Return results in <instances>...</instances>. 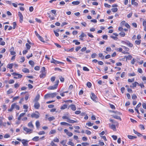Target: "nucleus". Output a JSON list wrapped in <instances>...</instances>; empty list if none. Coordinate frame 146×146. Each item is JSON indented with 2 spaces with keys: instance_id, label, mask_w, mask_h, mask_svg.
<instances>
[{
  "instance_id": "1",
  "label": "nucleus",
  "mask_w": 146,
  "mask_h": 146,
  "mask_svg": "<svg viewBox=\"0 0 146 146\" xmlns=\"http://www.w3.org/2000/svg\"><path fill=\"white\" fill-rule=\"evenodd\" d=\"M58 93L56 92H54L51 94H46L44 96V98H53L55 97L57 95Z\"/></svg>"
},
{
  "instance_id": "2",
  "label": "nucleus",
  "mask_w": 146,
  "mask_h": 146,
  "mask_svg": "<svg viewBox=\"0 0 146 146\" xmlns=\"http://www.w3.org/2000/svg\"><path fill=\"white\" fill-rule=\"evenodd\" d=\"M14 109L19 110V106L16 104H13L11 105V108L9 109L8 111H11Z\"/></svg>"
},
{
  "instance_id": "3",
  "label": "nucleus",
  "mask_w": 146,
  "mask_h": 146,
  "mask_svg": "<svg viewBox=\"0 0 146 146\" xmlns=\"http://www.w3.org/2000/svg\"><path fill=\"white\" fill-rule=\"evenodd\" d=\"M90 97L95 102H96V100H97V98L95 94L93 93H91Z\"/></svg>"
},
{
  "instance_id": "4",
  "label": "nucleus",
  "mask_w": 146,
  "mask_h": 146,
  "mask_svg": "<svg viewBox=\"0 0 146 146\" xmlns=\"http://www.w3.org/2000/svg\"><path fill=\"white\" fill-rule=\"evenodd\" d=\"M18 15L19 17L20 22L22 23L23 21V16L22 13L20 12H18Z\"/></svg>"
},
{
  "instance_id": "5",
  "label": "nucleus",
  "mask_w": 146,
  "mask_h": 146,
  "mask_svg": "<svg viewBox=\"0 0 146 146\" xmlns=\"http://www.w3.org/2000/svg\"><path fill=\"white\" fill-rule=\"evenodd\" d=\"M23 130L26 131L27 133H31L33 130L30 129H29L26 127H24Z\"/></svg>"
},
{
  "instance_id": "6",
  "label": "nucleus",
  "mask_w": 146,
  "mask_h": 146,
  "mask_svg": "<svg viewBox=\"0 0 146 146\" xmlns=\"http://www.w3.org/2000/svg\"><path fill=\"white\" fill-rule=\"evenodd\" d=\"M29 141L23 139L22 140V143L24 146H27L28 145V142Z\"/></svg>"
},
{
  "instance_id": "7",
  "label": "nucleus",
  "mask_w": 146,
  "mask_h": 146,
  "mask_svg": "<svg viewBox=\"0 0 146 146\" xmlns=\"http://www.w3.org/2000/svg\"><path fill=\"white\" fill-rule=\"evenodd\" d=\"M34 107L36 109H38L40 107V104L38 102H35V103Z\"/></svg>"
},
{
  "instance_id": "8",
  "label": "nucleus",
  "mask_w": 146,
  "mask_h": 146,
  "mask_svg": "<svg viewBox=\"0 0 146 146\" xmlns=\"http://www.w3.org/2000/svg\"><path fill=\"white\" fill-rule=\"evenodd\" d=\"M31 116L32 118L34 117L36 119H37L39 117V115L38 114H37L35 113L32 114Z\"/></svg>"
},
{
  "instance_id": "9",
  "label": "nucleus",
  "mask_w": 146,
  "mask_h": 146,
  "mask_svg": "<svg viewBox=\"0 0 146 146\" xmlns=\"http://www.w3.org/2000/svg\"><path fill=\"white\" fill-rule=\"evenodd\" d=\"M52 61H51V62L52 63H57L58 64H59L60 63L63 64V63L62 62H61L58 61L54 59H53V58H52Z\"/></svg>"
},
{
  "instance_id": "10",
  "label": "nucleus",
  "mask_w": 146,
  "mask_h": 146,
  "mask_svg": "<svg viewBox=\"0 0 146 146\" xmlns=\"http://www.w3.org/2000/svg\"><path fill=\"white\" fill-rule=\"evenodd\" d=\"M57 86H56V85L55 84L54 86H50L49 87L48 89V90H54L57 88Z\"/></svg>"
},
{
  "instance_id": "11",
  "label": "nucleus",
  "mask_w": 146,
  "mask_h": 146,
  "mask_svg": "<svg viewBox=\"0 0 146 146\" xmlns=\"http://www.w3.org/2000/svg\"><path fill=\"white\" fill-rule=\"evenodd\" d=\"M70 107L72 110L73 111H75L76 110V108L74 104H71Z\"/></svg>"
},
{
  "instance_id": "12",
  "label": "nucleus",
  "mask_w": 146,
  "mask_h": 146,
  "mask_svg": "<svg viewBox=\"0 0 146 146\" xmlns=\"http://www.w3.org/2000/svg\"><path fill=\"white\" fill-rule=\"evenodd\" d=\"M126 44L129 47H132L133 46V45L132 43H131L129 41L127 40V42Z\"/></svg>"
},
{
  "instance_id": "13",
  "label": "nucleus",
  "mask_w": 146,
  "mask_h": 146,
  "mask_svg": "<svg viewBox=\"0 0 146 146\" xmlns=\"http://www.w3.org/2000/svg\"><path fill=\"white\" fill-rule=\"evenodd\" d=\"M60 124L61 125H67V126H72V125H71L70 124H69L68 123H66L65 122H61L60 123Z\"/></svg>"
},
{
  "instance_id": "14",
  "label": "nucleus",
  "mask_w": 146,
  "mask_h": 146,
  "mask_svg": "<svg viewBox=\"0 0 146 146\" xmlns=\"http://www.w3.org/2000/svg\"><path fill=\"white\" fill-rule=\"evenodd\" d=\"M67 122H68L71 123H77V120H73L70 119H68V121H66Z\"/></svg>"
},
{
  "instance_id": "15",
  "label": "nucleus",
  "mask_w": 146,
  "mask_h": 146,
  "mask_svg": "<svg viewBox=\"0 0 146 146\" xmlns=\"http://www.w3.org/2000/svg\"><path fill=\"white\" fill-rule=\"evenodd\" d=\"M28 127L30 128H34V125H33L32 121H30L29 123L28 124Z\"/></svg>"
},
{
  "instance_id": "16",
  "label": "nucleus",
  "mask_w": 146,
  "mask_h": 146,
  "mask_svg": "<svg viewBox=\"0 0 146 146\" xmlns=\"http://www.w3.org/2000/svg\"><path fill=\"white\" fill-rule=\"evenodd\" d=\"M135 0H131V3L132 5H133L134 6H137L138 5V3L135 2Z\"/></svg>"
},
{
  "instance_id": "17",
  "label": "nucleus",
  "mask_w": 146,
  "mask_h": 146,
  "mask_svg": "<svg viewBox=\"0 0 146 146\" xmlns=\"http://www.w3.org/2000/svg\"><path fill=\"white\" fill-rule=\"evenodd\" d=\"M41 73H41L40 75V78H44L46 76V72H41Z\"/></svg>"
},
{
  "instance_id": "18",
  "label": "nucleus",
  "mask_w": 146,
  "mask_h": 146,
  "mask_svg": "<svg viewBox=\"0 0 146 146\" xmlns=\"http://www.w3.org/2000/svg\"><path fill=\"white\" fill-rule=\"evenodd\" d=\"M22 71L25 73H29V70L26 68H24L23 69Z\"/></svg>"
},
{
  "instance_id": "19",
  "label": "nucleus",
  "mask_w": 146,
  "mask_h": 146,
  "mask_svg": "<svg viewBox=\"0 0 146 146\" xmlns=\"http://www.w3.org/2000/svg\"><path fill=\"white\" fill-rule=\"evenodd\" d=\"M25 113H21L19 117L18 118V119L19 120H20L21 119V117L24 116L25 115Z\"/></svg>"
},
{
  "instance_id": "20",
  "label": "nucleus",
  "mask_w": 146,
  "mask_h": 146,
  "mask_svg": "<svg viewBox=\"0 0 146 146\" xmlns=\"http://www.w3.org/2000/svg\"><path fill=\"white\" fill-rule=\"evenodd\" d=\"M40 98V95L39 94L37 95L35 99V102H38Z\"/></svg>"
},
{
  "instance_id": "21",
  "label": "nucleus",
  "mask_w": 146,
  "mask_h": 146,
  "mask_svg": "<svg viewBox=\"0 0 146 146\" xmlns=\"http://www.w3.org/2000/svg\"><path fill=\"white\" fill-rule=\"evenodd\" d=\"M110 127L114 131H116V129L115 126L114 125H112L110 126Z\"/></svg>"
},
{
  "instance_id": "22",
  "label": "nucleus",
  "mask_w": 146,
  "mask_h": 146,
  "mask_svg": "<svg viewBox=\"0 0 146 146\" xmlns=\"http://www.w3.org/2000/svg\"><path fill=\"white\" fill-rule=\"evenodd\" d=\"M130 139H135L137 138V137L135 136H132L131 135H128L127 136Z\"/></svg>"
},
{
  "instance_id": "23",
  "label": "nucleus",
  "mask_w": 146,
  "mask_h": 146,
  "mask_svg": "<svg viewBox=\"0 0 146 146\" xmlns=\"http://www.w3.org/2000/svg\"><path fill=\"white\" fill-rule=\"evenodd\" d=\"M38 140L39 137L38 136H36L32 139V140L35 141H37Z\"/></svg>"
},
{
  "instance_id": "24",
  "label": "nucleus",
  "mask_w": 146,
  "mask_h": 146,
  "mask_svg": "<svg viewBox=\"0 0 146 146\" xmlns=\"http://www.w3.org/2000/svg\"><path fill=\"white\" fill-rule=\"evenodd\" d=\"M137 84H139L137 82H135L134 83H133L132 84V86H131V87H136V85Z\"/></svg>"
},
{
  "instance_id": "25",
  "label": "nucleus",
  "mask_w": 146,
  "mask_h": 146,
  "mask_svg": "<svg viewBox=\"0 0 146 146\" xmlns=\"http://www.w3.org/2000/svg\"><path fill=\"white\" fill-rule=\"evenodd\" d=\"M55 117L53 116L50 117L48 118V119L49 121H51L55 119Z\"/></svg>"
},
{
  "instance_id": "26",
  "label": "nucleus",
  "mask_w": 146,
  "mask_h": 146,
  "mask_svg": "<svg viewBox=\"0 0 146 146\" xmlns=\"http://www.w3.org/2000/svg\"><path fill=\"white\" fill-rule=\"evenodd\" d=\"M80 3V2L78 1H74L72 2V4L74 5H78Z\"/></svg>"
},
{
  "instance_id": "27",
  "label": "nucleus",
  "mask_w": 146,
  "mask_h": 146,
  "mask_svg": "<svg viewBox=\"0 0 146 146\" xmlns=\"http://www.w3.org/2000/svg\"><path fill=\"white\" fill-rule=\"evenodd\" d=\"M73 42H75V44L77 45H79L80 44V42H78V40H73Z\"/></svg>"
},
{
  "instance_id": "28",
  "label": "nucleus",
  "mask_w": 146,
  "mask_h": 146,
  "mask_svg": "<svg viewBox=\"0 0 146 146\" xmlns=\"http://www.w3.org/2000/svg\"><path fill=\"white\" fill-rule=\"evenodd\" d=\"M13 92V89L11 88H10L9 90L7 91V94H10Z\"/></svg>"
},
{
  "instance_id": "29",
  "label": "nucleus",
  "mask_w": 146,
  "mask_h": 146,
  "mask_svg": "<svg viewBox=\"0 0 146 146\" xmlns=\"http://www.w3.org/2000/svg\"><path fill=\"white\" fill-rule=\"evenodd\" d=\"M35 124L36 127L38 128L40 126V123L38 121H36Z\"/></svg>"
},
{
  "instance_id": "30",
  "label": "nucleus",
  "mask_w": 146,
  "mask_h": 146,
  "mask_svg": "<svg viewBox=\"0 0 146 146\" xmlns=\"http://www.w3.org/2000/svg\"><path fill=\"white\" fill-rule=\"evenodd\" d=\"M13 64H9L7 65V67L10 69H11L12 68Z\"/></svg>"
},
{
  "instance_id": "31",
  "label": "nucleus",
  "mask_w": 146,
  "mask_h": 146,
  "mask_svg": "<svg viewBox=\"0 0 146 146\" xmlns=\"http://www.w3.org/2000/svg\"><path fill=\"white\" fill-rule=\"evenodd\" d=\"M67 108V106L66 105L64 104L61 107L60 109L64 110Z\"/></svg>"
},
{
  "instance_id": "32",
  "label": "nucleus",
  "mask_w": 146,
  "mask_h": 146,
  "mask_svg": "<svg viewBox=\"0 0 146 146\" xmlns=\"http://www.w3.org/2000/svg\"><path fill=\"white\" fill-rule=\"evenodd\" d=\"M141 42V40H135V43L137 45H139L140 44Z\"/></svg>"
},
{
  "instance_id": "33",
  "label": "nucleus",
  "mask_w": 146,
  "mask_h": 146,
  "mask_svg": "<svg viewBox=\"0 0 146 146\" xmlns=\"http://www.w3.org/2000/svg\"><path fill=\"white\" fill-rule=\"evenodd\" d=\"M113 117L114 118L117 119H120V120H121V118H120V117L118 115H114L113 116Z\"/></svg>"
},
{
  "instance_id": "34",
  "label": "nucleus",
  "mask_w": 146,
  "mask_h": 146,
  "mask_svg": "<svg viewBox=\"0 0 146 146\" xmlns=\"http://www.w3.org/2000/svg\"><path fill=\"white\" fill-rule=\"evenodd\" d=\"M29 64L32 66H33L34 64V62L32 60H30L29 61Z\"/></svg>"
},
{
  "instance_id": "35",
  "label": "nucleus",
  "mask_w": 146,
  "mask_h": 146,
  "mask_svg": "<svg viewBox=\"0 0 146 146\" xmlns=\"http://www.w3.org/2000/svg\"><path fill=\"white\" fill-rule=\"evenodd\" d=\"M111 10L113 12H115L117 11L118 9L116 8H114L111 9Z\"/></svg>"
},
{
  "instance_id": "36",
  "label": "nucleus",
  "mask_w": 146,
  "mask_h": 146,
  "mask_svg": "<svg viewBox=\"0 0 146 146\" xmlns=\"http://www.w3.org/2000/svg\"><path fill=\"white\" fill-rule=\"evenodd\" d=\"M94 124L93 123H91L90 122H89L88 123H86V125L88 126H91L93 125Z\"/></svg>"
},
{
  "instance_id": "37",
  "label": "nucleus",
  "mask_w": 146,
  "mask_h": 146,
  "mask_svg": "<svg viewBox=\"0 0 146 146\" xmlns=\"http://www.w3.org/2000/svg\"><path fill=\"white\" fill-rule=\"evenodd\" d=\"M119 35L122 37H124L125 35V33L124 32H121L119 33Z\"/></svg>"
},
{
  "instance_id": "38",
  "label": "nucleus",
  "mask_w": 146,
  "mask_h": 146,
  "mask_svg": "<svg viewBox=\"0 0 146 146\" xmlns=\"http://www.w3.org/2000/svg\"><path fill=\"white\" fill-rule=\"evenodd\" d=\"M45 68L44 67H42L41 68L40 72H45Z\"/></svg>"
},
{
  "instance_id": "39",
  "label": "nucleus",
  "mask_w": 146,
  "mask_h": 146,
  "mask_svg": "<svg viewBox=\"0 0 146 146\" xmlns=\"http://www.w3.org/2000/svg\"><path fill=\"white\" fill-rule=\"evenodd\" d=\"M68 145H70L72 146H74V144L71 141H69L68 143Z\"/></svg>"
},
{
  "instance_id": "40",
  "label": "nucleus",
  "mask_w": 146,
  "mask_h": 146,
  "mask_svg": "<svg viewBox=\"0 0 146 146\" xmlns=\"http://www.w3.org/2000/svg\"><path fill=\"white\" fill-rule=\"evenodd\" d=\"M62 118L63 119H67L66 121H68V119H70V118L68 117H67L66 116H63L62 117Z\"/></svg>"
},
{
  "instance_id": "41",
  "label": "nucleus",
  "mask_w": 146,
  "mask_h": 146,
  "mask_svg": "<svg viewBox=\"0 0 146 146\" xmlns=\"http://www.w3.org/2000/svg\"><path fill=\"white\" fill-rule=\"evenodd\" d=\"M56 130L54 129L52 130L49 133L50 134H53L55 133Z\"/></svg>"
},
{
  "instance_id": "42",
  "label": "nucleus",
  "mask_w": 146,
  "mask_h": 146,
  "mask_svg": "<svg viewBox=\"0 0 146 146\" xmlns=\"http://www.w3.org/2000/svg\"><path fill=\"white\" fill-rule=\"evenodd\" d=\"M132 58V56L130 55L126 57V59L130 60Z\"/></svg>"
},
{
  "instance_id": "43",
  "label": "nucleus",
  "mask_w": 146,
  "mask_h": 146,
  "mask_svg": "<svg viewBox=\"0 0 146 146\" xmlns=\"http://www.w3.org/2000/svg\"><path fill=\"white\" fill-rule=\"evenodd\" d=\"M122 46L123 47V49H124L125 51H129V49L127 47L124 46Z\"/></svg>"
},
{
  "instance_id": "44",
  "label": "nucleus",
  "mask_w": 146,
  "mask_h": 146,
  "mask_svg": "<svg viewBox=\"0 0 146 146\" xmlns=\"http://www.w3.org/2000/svg\"><path fill=\"white\" fill-rule=\"evenodd\" d=\"M97 54L96 53H93V54L92 56H91V57L93 58H94L96 57L97 56Z\"/></svg>"
},
{
  "instance_id": "45",
  "label": "nucleus",
  "mask_w": 146,
  "mask_h": 146,
  "mask_svg": "<svg viewBox=\"0 0 146 146\" xmlns=\"http://www.w3.org/2000/svg\"><path fill=\"white\" fill-rule=\"evenodd\" d=\"M87 85L88 88H90L92 86V84L90 82H88L87 83Z\"/></svg>"
},
{
  "instance_id": "46",
  "label": "nucleus",
  "mask_w": 146,
  "mask_h": 146,
  "mask_svg": "<svg viewBox=\"0 0 146 146\" xmlns=\"http://www.w3.org/2000/svg\"><path fill=\"white\" fill-rule=\"evenodd\" d=\"M26 46L27 49L29 50L31 48V46L28 43L26 44Z\"/></svg>"
},
{
  "instance_id": "47",
  "label": "nucleus",
  "mask_w": 146,
  "mask_h": 146,
  "mask_svg": "<svg viewBox=\"0 0 146 146\" xmlns=\"http://www.w3.org/2000/svg\"><path fill=\"white\" fill-rule=\"evenodd\" d=\"M83 70L86 71H89V69L86 67H84L83 68Z\"/></svg>"
},
{
  "instance_id": "48",
  "label": "nucleus",
  "mask_w": 146,
  "mask_h": 146,
  "mask_svg": "<svg viewBox=\"0 0 146 146\" xmlns=\"http://www.w3.org/2000/svg\"><path fill=\"white\" fill-rule=\"evenodd\" d=\"M38 134L39 135H42L44 134L45 133V132L44 131H40L38 133Z\"/></svg>"
},
{
  "instance_id": "49",
  "label": "nucleus",
  "mask_w": 146,
  "mask_h": 146,
  "mask_svg": "<svg viewBox=\"0 0 146 146\" xmlns=\"http://www.w3.org/2000/svg\"><path fill=\"white\" fill-rule=\"evenodd\" d=\"M137 98V97L135 95L133 94L132 96V98L133 100L136 99Z\"/></svg>"
},
{
  "instance_id": "50",
  "label": "nucleus",
  "mask_w": 146,
  "mask_h": 146,
  "mask_svg": "<svg viewBox=\"0 0 146 146\" xmlns=\"http://www.w3.org/2000/svg\"><path fill=\"white\" fill-rule=\"evenodd\" d=\"M14 82V81L13 80H10L8 81L9 84H12Z\"/></svg>"
},
{
  "instance_id": "51",
  "label": "nucleus",
  "mask_w": 146,
  "mask_h": 146,
  "mask_svg": "<svg viewBox=\"0 0 146 146\" xmlns=\"http://www.w3.org/2000/svg\"><path fill=\"white\" fill-rule=\"evenodd\" d=\"M67 135L69 137H71L72 136L73 134L71 132H68V133H67Z\"/></svg>"
},
{
  "instance_id": "52",
  "label": "nucleus",
  "mask_w": 146,
  "mask_h": 146,
  "mask_svg": "<svg viewBox=\"0 0 146 146\" xmlns=\"http://www.w3.org/2000/svg\"><path fill=\"white\" fill-rule=\"evenodd\" d=\"M38 38L39 39H40V40L42 42H44V40L43 38L42 37L40 36H39V37Z\"/></svg>"
},
{
  "instance_id": "53",
  "label": "nucleus",
  "mask_w": 146,
  "mask_h": 146,
  "mask_svg": "<svg viewBox=\"0 0 146 146\" xmlns=\"http://www.w3.org/2000/svg\"><path fill=\"white\" fill-rule=\"evenodd\" d=\"M20 85L18 83L15 84L14 85V87L15 88H17Z\"/></svg>"
},
{
  "instance_id": "54",
  "label": "nucleus",
  "mask_w": 146,
  "mask_h": 146,
  "mask_svg": "<svg viewBox=\"0 0 146 146\" xmlns=\"http://www.w3.org/2000/svg\"><path fill=\"white\" fill-rule=\"evenodd\" d=\"M115 50H117V51H119L120 52H121L122 50V49L121 48H116L115 49Z\"/></svg>"
},
{
  "instance_id": "55",
  "label": "nucleus",
  "mask_w": 146,
  "mask_h": 146,
  "mask_svg": "<svg viewBox=\"0 0 146 146\" xmlns=\"http://www.w3.org/2000/svg\"><path fill=\"white\" fill-rule=\"evenodd\" d=\"M34 69L36 70H40V67L38 66H36L35 67Z\"/></svg>"
},
{
  "instance_id": "56",
  "label": "nucleus",
  "mask_w": 146,
  "mask_h": 146,
  "mask_svg": "<svg viewBox=\"0 0 146 146\" xmlns=\"http://www.w3.org/2000/svg\"><path fill=\"white\" fill-rule=\"evenodd\" d=\"M136 75L133 72L132 73H130L129 74V76H134Z\"/></svg>"
},
{
  "instance_id": "57",
  "label": "nucleus",
  "mask_w": 146,
  "mask_h": 146,
  "mask_svg": "<svg viewBox=\"0 0 146 146\" xmlns=\"http://www.w3.org/2000/svg\"><path fill=\"white\" fill-rule=\"evenodd\" d=\"M125 21H122L120 23V25L121 26H123V25H125Z\"/></svg>"
},
{
  "instance_id": "58",
  "label": "nucleus",
  "mask_w": 146,
  "mask_h": 146,
  "mask_svg": "<svg viewBox=\"0 0 146 146\" xmlns=\"http://www.w3.org/2000/svg\"><path fill=\"white\" fill-rule=\"evenodd\" d=\"M102 38L105 40L108 39V36L107 35H104L102 36Z\"/></svg>"
},
{
  "instance_id": "59",
  "label": "nucleus",
  "mask_w": 146,
  "mask_h": 146,
  "mask_svg": "<svg viewBox=\"0 0 146 146\" xmlns=\"http://www.w3.org/2000/svg\"><path fill=\"white\" fill-rule=\"evenodd\" d=\"M4 137L5 138H7L9 137L10 135L8 134H6L5 135Z\"/></svg>"
},
{
  "instance_id": "60",
  "label": "nucleus",
  "mask_w": 146,
  "mask_h": 146,
  "mask_svg": "<svg viewBox=\"0 0 146 146\" xmlns=\"http://www.w3.org/2000/svg\"><path fill=\"white\" fill-rule=\"evenodd\" d=\"M60 80L61 82H63L64 81V78H63L62 76H61L60 78Z\"/></svg>"
},
{
  "instance_id": "61",
  "label": "nucleus",
  "mask_w": 146,
  "mask_h": 146,
  "mask_svg": "<svg viewBox=\"0 0 146 146\" xmlns=\"http://www.w3.org/2000/svg\"><path fill=\"white\" fill-rule=\"evenodd\" d=\"M25 60V58L24 57H21V58L20 62H23Z\"/></svg>"
},
{
  "instance_id": "62",
  "label": "nucleus",
  "mask_w": 146,
  "mask_h": 146,
  "mask_svg": "<svg viewBox=\"0 0 146 146\" xmlns=\"http://www.w3.org/2000/svg\"><path fill=\"white\" fill-rule=\"evenodd\" d=\"M125 73L124 72H123L121 74V78H123L125 77Z\"/></svg>"
},
{
  "instance_id": "63",
  "label": "nucleus",
  "mask_w": 146,
  "mask_h": 146,
  "mask_svg": "<svg viewBox=\"0 0 146 146\" xmlns=\"http://www.w3.org/2000/svg\"><path fill=\"white\" fill-rule=\"evenodd\" d=\"M2 108L3 109V111H5L7 109L6 106L5 105H4L3 106Z\"/></svg>"
},
{
  "instance_id": "64",
  "label": "nucleus",
  "mask_w": 146,
  "mask_h": 146,
  "mask_svg": "<svg viewBox=\"0 0 146 146\" xmlns=\"http://www.w3.org/2000/svg\"><path fill=\"white\" fill-rule=\"evenodd\" d=\"M142 80L143 81L144 83L145 84H146V77L144 76L142 78Z\"/></svg>"
}]
</instances>
